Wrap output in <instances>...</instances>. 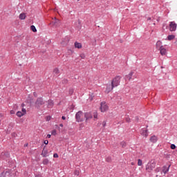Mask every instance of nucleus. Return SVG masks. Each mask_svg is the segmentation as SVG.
<instances>
[{
  "mask_svg": "<svg viewBox=\"0 0 177 177\" xmlns=\"http://www.w3.org/2000/svg\"><path fill=\"white\" fill-rule=\"evenodd\" d=\"M45 103H46V101H45L42 97H37L35 102V107L37 109V110H40L41 107L45 105Z\"/></svg>",
  "mask_w": 177,
  "mask_h": 177,
  "instance_id": "f257e3e1",
  "label": "nucleus"
},
{
  "mask_svg": "<svg viewBox=\"0 0 177 177\" xmlns=\"http://www.w3.org/2000/svg\"><path fill=\"white\" fill-rule=\"evenodd\" d=\"M50 24H52V26H54V27H60L62 22L59 19H57L56 17H55L53 21H51Z\"/></svg>",
  "mask_w": 177,
  "mask_h": 177,
  "instance_id": "39448f33",
  "label": "nucleus"
},
{
  "mask_svg": "<svg viewBox=\"0 0 177 177\" xmlns=\"http://www.w3.org/2000/svg\"><path fill=\"white\" fill-rule=\"evenodd\" d=\"M177 24L175 21H171L169 24V31H176Z\"/></svg>",
  "mask_w": 177,
  "mask_h": 177,
  "instance_id": "0eeeda50",
  "label": "nucleus"
},
{
  "mask_svg": "<svg viewBox=\"0 0 177 177\" xmlns=\"http://www.w3.org/2000/svg\"><path fill=\"white\" fill-rule=\"evenodd\" d=\"M143 162H142L141 159H138V165H139V167H141V165H142Z\"/></svg>",
  "mask_w": 177,
  "mask_h": 177,
  "instance_id": "cd10ccee",
  "label": "nucleus"
},
{
  "mask_svg": "<svg viewBox=\"0 0 177 177\" xmlns=\"http://www.w3.org/2000/svg\"><path fill=\"white\" fill-rule=\"evenodd\" d=\"M136 121H137V122L139 121V117H136Z\"/></svg>",
  "mask_w": 177,
  "mask_h": 177,
  "instance_id": "de8ad7c7",
  "label": "nucleus"
},
{
  "mask_svg": "<svg viewBox=\"0 0 177 177\" xmlns=\"http://www.w3.org/2000/svg\"><path fill=\"white\" fill-rule=\"evenodd\" d=\"M74 174L78 176V175H80V171L75 170Z\"/></svg>",
  "mask_w": 177,
  "mask_h": 177,
  "instance_id": "c9c22d12",
  "label": "nucleus"
},
{
  "mask_svg": "<svg viewBox=\"0 0 177 177\" xmlns=\"http://www.w3.org/2000/svg\"><path fill=\"white\" fill-rule=\"evenodd\" d=\"M155 172H158V171L157 169L155 170Z\"/></svg>",
  "mask_w": 177,
  "mask_h": 177,
  "instance_id": "bf43d9fd",
  "label": "nucleus"
},
{
  "mask_svg": "<svg viewBox=\"0 0 177 177\" xmlns=\"http://www.w3.org/2000/svg\"><path fill=\"white\" fill-rule=\"evenodd\" d=\"M51 135H53V136H56V135H57L56 129H54L52 131Z\"/></svg>",
  "mask_w": 177,
  "mask_h": 177,
  "instance_id": "c756f323",
  "label": "nucleus"
},
{
  "mask_svg": "<svg viewBox=\"0 0 177 177\" xmlns=\"http://www.w3.org/2000/svg\"><path fill=\"white\" fill-rule=\"evenodd\" d=\"M120 76H116L115 78H113L111 82L112 88H115V86H118V85H120Z\"/></svg>",
  "mask_w": 177,
  "mask_h": 177,
  "instance_id": "7ed1b4c3",
  "label": "nucleus"
},
{
  "mask_svg": "<svg viewBox=\"0 0 177 177\" xmlns=\"http://www.w3.org/2000/svg\"><path fill=\"white\" fill-rule=\"evenodd\" d=\"M53 157H54V158H59V155L55 153L53 154Z\"/></svg>",
  "mask_w": 177,
  "mask_h": 177,
  "instance_id": "f704fd0d",
  "label": "nucleus"
},
{
  "mask_svg": "<svg viewBox=\"0 0 177 177\" xmlns=\"http://www.w3.org/2000/svg\"><path fill=\"white\" fill-rule=\"evenodd\" d=\"M19 19L21 20H24L26 19V14L25 13H21L19 15Z\"/></svg>",
  "mask_w": 177,
  "mask_h": 177,
  "instance_id": "4be33fe9",
  "label": "nucleus"
},
{
  "mask_svg": "<svg viewBox=\"0 0 177 177\" xmlns=\"http://www.w3.org/2000/svg\"><path fill=\"white\" fill-rule=\"evenodd\" d=\"M74 93V90L73 88L69 89V95H73Z\"/></svg>",
  "mask_w": 177,
  "mask_h": 177,
  "instance_id": "72a5a7b5",
  "label": "nucleus"
},
{
  "mask_svg": "<svg viewBox=\"0 0 177 177\" xmlns=\"http://www.w3.org/2000/svg\"><path fill=\"white\" fill-rule=\"evenodd\" d=\"M113 89H114V87H113V86L111 85V86H107L106 88V91L109 93V92H111Z\"/></svg>",
  "mask_w": 177,
  "mask_h": 177,
  "instance_id": "6ab92c4d",
  "label": "nucleus"
},
{
  "mask_svg": "<svg viewBox=\"0 0 177 177\" xmlns=\"http://www.w3.org/2000/svg\"><path fill=\"white\" fill-rule=\"evenodd\" d=\"M1 117H2V114H1V113H0V118H1Z\"/></svg>",
  "mask_w": 177,
  "mask_h": 177,
  "instance_id": "052dcab7",
  "label": "nucleus"
},
{
  "mask_svg": "<svg viewBox=\"0 0 177 177\" xmlns=\"http://www.w3.org/2000/svg\"><path fill=\"white\" fill-rule=\"evenodd\" d=\"M126 121H127V122H131V118H126Z\"/></svg>",
  "mask_w": 177,
  "mask_h": 177,
  "instance_id": "58836bf2",
  "label": "nucleus"
},
{
  "mask_svg": "<svg viewBox=\"0 0 177 177\" xmlns=\"http://www.w3.org/2000/svg\"><path fill=\"white\" fill-rule=\"evenodd\" d=\"M100 109L102 113H104L109 110V106L106 104V102H101Z\"/></svg>",
  "mask_w": 177,
  "mask_h": 177,
  "instance_id": "423d86ee",
  "label": "nucleus"
},
{
  "mask_svg": "<svg viewBox=\"0 0 177 177\" xmlns=\"http://www.w3.org/2000/svg\"><path fill=\"white\" fill-rule=\"evenodd\" d=\"M131 165H133V162H132Z\"/></svg>",
  "mask_w": 177,
  "mask_h": 177,
  "instance_id": "e2e57ef3",
  "label": "nucleus"
},
{
  "mask_svg": "<svg viewBox=\"0 0 177 177\" xmlns=\"http://www.w3.org/2000/svg\"><path fill=\"white\" fill-rule=\"evenodd\" d=\"M84 115V113L82 111H79L76 114H75V120L77 122H82L84 121V118L82 117Z\"/></svg>",
  "mask_w": 177,
  "mask_h": 177,
  "instance_id": "20e7f679",
  "label": "nucleus"
},
{
  "mask_svg": "<svg viewBox=\"0 0 177 177\" xmlns=\"http://www.w3.org/2000/svg\"><path fill=\"white\" fill-rule=\"evenodd\" d=\"M80 57L81 59H85V54H81Z\"/></svg>",
  "mask_w": 177,
  "mask_h": 177,
  "instance_id": "4c0bfd02",
  "label": "nucleus"
},
{
  "mask_svg": "<svg viewBox=\"0 0 177 177\" xmlns=\"http://www.w3.org/2000/svg\"><path fill=\"white\" fill-rule=\"evenodd\" d=\"M17 117H23V115H24V113H22V112L21 111H17Z\"/></svg>",
  "mask_w": 177,
  "mask_h": 177,
  "instance_id": "bb28decb",
  "label": "nucleus"
},
{
  "mask_svg": "<svg viewBox=\"0 0 177 177\" xmlns=\"http://www.w3.org/2000/svg\"><path fill=\"white\" fill-rule=\"evenodd\" d=\"M157 21H160V20H159V19H157Z\"/></svg>",
  "mask_w": 177,
  "mask_h": 177,
  "instance_id": "680f3d73",
  "label": "nucleus"
},
{
  "mask_svg": "<svg viewBox=\"0 0 177 177\" xmlns=\"http://www.w3.org/2000/svg\"><path fill=\"white\" fill-rule=\"evenodd\" d=\"M30 30H32V31L33 32H37V28H35V26H34V25H32V26H30Z\"/></svg>",
  "mask_w": 177,
  "mask_h": 177,
  "instance_id": "b1692460",
  "label": "nucleus"
},
{
  "mask_svg": "<svg viewBox=\"0 0 177 177\" xmlns=\"http://www.w3.org/2000/svg\"><path fill=\"white\" fill-rule=\"evenodd\" d=\"M62 120H66L65 116H62Z\"/></svg>",
  "mask_w": 177,
  "mask_h": 177,
  "instance_id": "09e8293b",
  "label": "nucleus"
},
{
  "mask_svg": "<svg viewBox=\"0 0 177 177\" xmlns=\"http://www.w3.org/2000/svg\"><path fill=\"white\" fill-rule=\"evenodd\" d=\"M35 177H44L41 174H36Z\"/></svg>",
  "mask_w": 177,
  "mask_h": 177,
  "instance_id": "79ce46f5",
  "label": "nucleus"
},
{
  "mask_svg": "<svg viewBox=\"0 0 177 177\" xmlns=\"http://www.w3.org/2000/svg\"><path fill=\"white\" fill-rule=\"evenodd\" d=\"M102 126L104 127H106V121H104L103 122H102Z\"/></svg>",
  "mask_w": 177,
  "mask_h": 177,
  "instance_id": "37998d69",
  "label": "nucleus"
},
{
  "mask_svg": "<svg viewBox=\"0 0 177 177\" xmlns=\"http://www.w3.org/2000/svg\"><path fill=\"white\" fill-rule=\"evenodd\" d=\"M149 20H151V17H148L147 21H149Z\"/></svg>",
  "mask_w": 177,
  "mask_h": 177,
  "instance_id": "8fccbe9b",
  "label": "nucleus"
},
{
  "mask_svg": "<svg viewBox=\"0 0 177 177\" xmlns=\"http://www.w3.org/2000/svg\"><path fill=\"white\" fill-rule=\"evenodd\" d=\"M159 50H160V55L162 56H165V55H167V49H165V48H164V46H161L159 48Z\"/></svg>",
  "mask_w": 177,
  "mask_h": 177,
  "instance_id": "6e6552de",
  "label": "nucleus"
},
{
  "mask_svg": "<svg viewBox=\"0 0 177 177\" xmlns=\"http://www.w3.org/2000/svg\"><path fill=\"white\" fill-rule=\"evenodd\" d=\"M150 142H151L152 143H156V142H157V136H152L150 139H149Z\"/></svg>",
  "mask_w": 177,
  "mask_h": 177,
  "instance_id": "dca6fc26",
  "label": "nucleus"
},
{
  "mask_svg": "<svg viewBox=\"0 0 177 177\" xmlns=\"http://www.w3.org/2000/svg\"><path fill=\"white\" fill-rule=\"evenodd\" d=\"M68 80L67 79H64L62 80V84H68Z\"/></svg>",
  "mask_w": 177,
  "mask_h": 177,
  "instance_id": "473e14b6",
  "label": "nucleus"
},
{
  "mask_svg": "<svg viewBox=\"0 0 177 177\" xmlns=\"http://www.w3.org/2000/svg\"><path fill=\"white\" fill-rule=\"evenodd\" d=\"M120 145L122 146V149H125V147H127V142L122 141L120 142Z\"/></svg>",
  "mask_w": 177,
  "mask_h": 177,
  "instance_id": "393cba45",
  "label": "nucleus"
},
{
  "mask_svg": "<svg viewBox=\"0 0 177 177\" xmlns=\"http://www.w3.org/2000/svg\"><path fill=\"white\" fill-rule=\"evenodd\" d=\"M172 39H175V35H169L167 36V40L168 41H172Z\"/></svg>",
  "mask_w": 177,
  "mask_h": 177,
  "instance_id": "aec40b11",
  "label": "nucleus"
},
{
  "mask_svg": "<svg viewBox=\"0 0 177 177\" xmlns=\"http://www.w3.org/2000/svg\"><path fill=\"white\" fill-rule=\"evenodd\" d=\"M161 44H162V42H161V41L158 40L156 42V49H158V48H160V47L161 46Z\"/></svg>",
  "mask_w": 177,
  "mask_h": 177,
  "instance_id": "5701e85b",
  "label": "nucleus"
},
{
  "mask_svg": "<svg viewBox=\"0 0 177 177\" xmlns=\"http://www.w3.org/2000/svg\"><path fill=\"white\" fill-rule=\"evenodd\" d=\"M11 174H12V171L10 170H8L6 172H3L4 177H10Z\"/></svg>",
  "mask_w": 177,
  "mask_h": 177,
  "instance_id": "f3484780",
  "label": "nucleus"
},
{
  "mask_svg": "<svg viewBox=\"0 0 177 177\" xmlns=\"http://www.w3.org/2000/svg\"><path fill=\"white\" fill-rule=\"evenodd\" d=\"M106 162H111V157L109 156L106 158Z\"/></svg>",
  "mask_w": 177,
  "mask_h": 177,
  "instance_id": "7c9ffc66",
  "label": "nucleus"
},
{
  "mask_svg": "<svg viewBox=\"0 0 177 177\" xmlns=\"http://www.w3.org/2000/svg\"><path fill=\"white\" fill-rule=\"evenodd\" d=\"M12 136H14V138H16V136H17V134H16V133H12Z\"/></svg>",
  "mask_w": 177,
  "mask_h": 177,
  "instance_id": "a19ab883",
  "label": "nucleus"
},
{
  "mask_svg": "<svg viewBox=\"0 0 177 177\" xmlns=\"http://www.w3.org/2000/svg\"><path fill=\"white\" fill-rule=\"evenodd\" d=\"M49 120H50V117L47 118V121H49Z\"/></svg>",
  "mask_w": 177,
  "mask_h": 177,
  "instance_id": "3c124183",
  "label": "nucleus"
},
{
  "mask_svg": "<svg viewBox=\"0 0 177 177\" xmlns=\"http://www.w3.org/2000/svg\"><path fill=\"white\" fill-rule=\"evenodd\" d=\"M1 156L4 157V158H9L10 157V153L8 151H4L1 153Z\"/></svg>",
  "mask_w": 177,
  "mask_h": 177,
  "instance_id": "4468645a",
  "label": "nucleus"
},
{
  "mask_svg": "<svg viewBox=\"0 0 177 177\" xmlns=\"http://www.w3.org/2000/svg\"><path fill=\"white\" fill-rule=\"evenodd\" d=\"M41 156H42V157H48L49 156L46 146L44 147Z\"/></svg>",
  "mask_w": 177,
  "mask_h": 177,
  "instance_id": "1a4fd4ad",
  "label": "nucleus"
},
{
  "mask_svg": "<svg viewBox=\"0 0 177 177\" xmlns=\"http://www.w3.org/2000/svg\"><path fill=\"white\" fill-rule=\"evenodd\" d=\"M43 164L44 165H48L49 164V160L48 158L44 159Z\"/></svg>",
  "mask_w": 177,
  "mask_h": 177,
  "instance_id": "a878e982",
  "label": "nucleus"
},
{
  "mask_svg": "<svg viewBox=\"0 0 177 177\" xmlns=\"http://www.w3.org/2000/svg\"><path fill=\"white\" fill-rule=\"evenodd\" d=\"M134 73L135 72L131 71L128 75H126V80H127L128 81H131V80H132V76Z\"/></svg>",
  "mask_w": 177,
  "mask_h": 177,
  "instance_id": "f8f14e48",
  "label": "nucleus"
},
{
  "mask_svg": "<svg viewBox=\"0 0 177 177\" xmlns=\"http://www.w3.org/2000/svg\"><path fill=\"white\" fill-rule=\"evenodd\" d=\"M156 168V160H151L146 165L145 169L147 172H151Z\"/></svg>",
  "mask_w": 177,
  "mask_h": 177,
  "instance_id": "f03ea898",
  "label": "nucleus"
},
{
  "mask_svg": "<svg viewBox=\"0 0 177 177\" xmlns=\"http://www.w3.org/2000/svg\"><path fill=\"white\" fill-rule=\"evenodd\" d=\"M170 148L171 150H175V149H176V145H175V144H171Z\"/></svg>",
  "mask_w": 177,
  "mask_h": 177,
  "instance_id": "c85d7f7f",
  "label": "nucleus"
},
{
  "mask_svg": "<svg viewBox=\"0 0 177 177\" xmlns=\"http://www.w3.org/2000/svg\"><path fill=\"white\" fill-rule=\"evenodd\" d=\"M11 114H14V111H11Z\"/></svg>",
  "mask_w": 177,
  "mask_h": 177,
  "instance_id": "4d7b16f0",
  "label": "nucleus"
},
{
  "mask_svg": "<svg viewBox=\"0 0 177 177\" xmlns=\"http://www.w3.org/2000/svg\"><path fill=\"white\" fill-rule=\"evenodd\" d=\"M141 135H142V136H145V138H147V136H149V130L142 129L141 130Z\"/></svg>",
  "mask_w": 177,
  "mask_h": 177,
  "instance_id": "9b49d317",
  "label": "nucleus"
},
{
  "mask_svg": "<svg viewBox=\"0 0 177 177\" xmlns=\"http://www.w3.org/2000/svg\"><path fill=\"white\" fill-rule=\"evenodd\" d=\"M55 106V102L52 100H48V109H52Z\"/></svg>",
  "mask_w": 177,
  "mask_h": 177,
  "instance_id": "ddd939ff",
  "label": "nucleus"
},
{
  "mask_svg": "<svg viewBox=\"0 0 177 177\" xmlns=\"http://www.w3.org/2000/svg\"><path fill=\"white\" fill-rule=\"evenodd\" d=\"M50 137H51L50 134H48V135H47V138H48V139H50Z\"/></svg>",
  "mask_w": 177,
  "mask_h": 177,
  "instance_id": "a18cd8bd",
  "label": "nucleus"
},
{
  "mask_svg": "<svg viewBox=\"0 0 177 177\" xmlns=\"http://www.w3.org/2000/svg\"><path fill=\"white\" fill-rule=\"evenodd\" d=\"M21 106H22V107H24V104H21Z\"/></svg>",
  "mask_w": 177,
  "mask_h": 177,
  "instance_id": "13d9d810",
  "label": "nucleus"
},
{
  "mask_svg": "<svg viewBox=\"0 0 177 177\" xmlns=\"http://www.w3.org/2000/svg\"><path fill=\"white\" fill-rule=\"evenodd\" d=\"M0 177H5V175L3 174V172H2V173L0 174Z\"/></svg>",
  "mask_w": 177,
  "mask_h": 177,
  "instance_id": "c03bdc74",
  "label": "nucleus"
},
{
  "mask_svg": "<svg viewBox=\"0 0 177 177\" xmlns=\"http://www.w3.org/2000/svg\"><path fill=\"white\" fill-rule=\"evenodd\" d=\"M33 95H34L35 97H37V93L36 92L33 93Z\"/></svg>",
  "mask_w": 177,
  "mask_h": 177,
  "instance_id": "49530a36",
  "label": "nucleus"
},
{
  "mask_svg": "<svg viewBox=\"0 0 177 177\" xmlns=\"http://www.w3.org/2000/svg\"><path fill=\"white\" fill-rule=\"evenodd\" d=\"M169 167H171V165H167L166 166H164L162 169V172H164L165 174H167V172L169 171Z\"/></svg>",
  "mask_w": 177,
  "mask_h": 177,
  "instance_id": "2eb2a0df",
  "label": "nucleus"
},
{
  "mask_svg": "<svg viewBox=\"0 0 177 177\" xmlns=\"http://www.w3.org/2000/svg\"><path fill=\"white\" fill-rule=\"evenodd\" d=\"M59 127H63V124H60Z\"/></svg>",
  "mask_w": 177,
  "mask_h": 177,
  "instance_id": "603ef678",
  "label": "nucleus"
},
{
  "mask_svg": "<svg viewBox=\"0 0 177 177\" xmlns=\"http://www.w3.org/2000/svg\"><path fill=\"white\" fill-rule=\"evenodd\" d=\"M84 118H86V121H88V120H92V113L91 112L85 113Z\"/></svg>",
  "mask_w": 177,
  "mask_h": 177,
  "instance_id": "9d476101",
  "label": "nucleus"
},
{
  "mask_svg": "<svg viewBox=\"0 0 177 177\" xmlns=\"http://www.w3.org/2000/svg\"><path fill=\"white\" fill-rule=\"evenodd\" d=\"M75 48H77V49H81V48H82V44L76 41L75 42Z\"/></svg>",
  "mask_w": 177,
  "mask_h": 177,
  "instance_id": "a211bd4d",
  "label": "nucleus"
},
{
  "mask_svg": "<svg viewBox=\"0 0 177 177\" xmlns=\"http://www.w3.org/2000/svg\"><path fill=\"white\" fill-rule=\"evenodd\" d=\"M93 117L94 118H97V112H94Z\"/></svg>",
  "mask_w": 177,
  "mask_h": 177,
  "instance_id": "e433bc0d",
  "label": "nucleus"
},
{
  "mask_svg": "<svg viewBox=\"0 0 177 177\" xmlns=\"http://www.w3.org/2000/svg\"><path fill=\"white\" fill-rule=\"evenodd\" d=\"M21 111H22V114H24V115H26L27 113V111H26V109L23 108Z\"/></svg>",
  "mask_w": 177,
  "mask_h": 177,
  "instance_id": "2f4dec72",
  "label": "nucleus"
},
{
  "mask_svg": "<svg viewBox=\"0 0 177 177\" xmlns=\"http://www.w3.org/2000/svg\"><path fill=\"white\" fill-rule=\"evenodd\" d=\"M78 24H81V21L78 20Z\"/></svg>",
  "mask_w": 177,
  "mask_h": 177,
  "instance_id": "864d4df0",
  "label": "nucleus"
},
{
  "mask_svg": "<svg viewBox=\"0 0 177 177\" xmlns=\"http://www.w3.org/2000/svg\"><path fill=\"white\" fill-rule=\"evenodd\" d=\"M53 73H54V75H57L58 74H60V71H59V68H55L53 70Z\"/></svg>",
  "mask_w": 177,
  "mask_h": 177,
  "instance_id": "412c9836",
  "label": "nucleus"
},
{
  "mask_svg": "<svg viewBox=\"0 0 177 177\" xmlns=\"http://www.w3.org/2000/svg\"><path fill=\"white\" fill-rule=\"evenodd\" d=\"M24 146L27 147V146H28V144H26Z\"/></svg>",
  "mask_w": 177,
  "mask_h": 177,
  "instance_id": "6e6d98bb",
  "label": "nucleus"
},
{
  "mask_svg": "<svg viewBox=\"0 0 177 177\" xmlns=\"http://www.w3.org/2000/svg\"><path fill=\"white\" fill-rule=\"evenodd\" d=\"M71 108H72V110H73L74 109V105H72Z\"/></svg>",
  "mask_w": 177,
  "mask_h": 177,
  "instance_id": "5fc2aeb1",
  "label": "nucleus"
},
{
  "mask_svg": "<svg viewBox=\"0 0 177 177\" xmlns=\"http://www.w3.org/2000/svg\"><path fill=\"white\" fill-rule=\"evenodd\" d=\"M44 145H48L49 143V141L48 140H44Z\"/></svg>",
  "mask_w": 177,
  "mask_h": 177,
  "instance_id": "ea45409f",
  "label": "nucleus"
}]
</instances>
